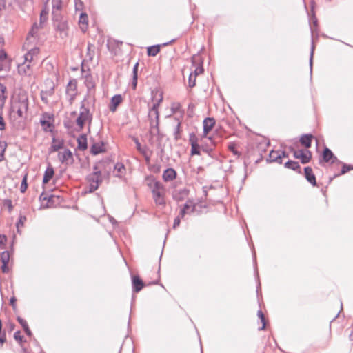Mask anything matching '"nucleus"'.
I'll return each instance as SVG.
<instances>
[{
  "label": "nucleus",
  "mask_w": 353,
  "mask_h": 353,
  "mask_svg": "<svg viewBox=\"0 0 353 353\" xmlns=\"http://www.w3.org/2000/svg\"><path fill=\"white\" fill-rule=\"evenodd\" d=\"M180 128H181V123H178L175 129H174V138L175 139H179L180 138Z\"/></svg>",
  "instance_id": "nucleus-43"
},
{
  "label": "nucleus",
  "mask_w": 353,
  "mask_h": 353,
  "mask_svg": "<svg viewBox=\"0 0 353 353\" xmlns=\"http://www.w3.org/2000/svg\"><path fill=\"white\" fill-rule=\"evenodd\" d=\"M176 176V172L173 168H167L163 173V179L165 181H171Z\"/></svg>",
  "instance_id": "nucleus-22"
},
{
  "label": "nucleus",
  "mask_w": 353,
  "mask_h": 353,
  "mask_svg": "<svg viewBox=\"0 0 353 353\" xmlns=\"http://www.w3.org/2000/svg\"><path fill=\"white\" fill-rule=\"evenodd\" d=\"M188 194L189 190L187 188H180L173 192V199L177 201H183L188 196Z\"/></svg>",
  "instance_id": "nucleus-10"
},
{
  "label": "nucleus",
  "mask_w": 353,
  "mask_h": 353,
  "mask_svg": "<svg viewBox=\"0 0 353 353\" xmlns=\"http://www.w3.org/2000/svg\"><path fill=\"white\" fill-rule=\"evenodd\" d=\"M26 334L28 336H30L32 335V332L29 328V327L28 326L27 327L24 328L23 329Z\"/></svg>",
  "instance_id": "nucleus-63"
},
{
  "label": "nucleus",
  "mask_w": 353,
  "mask_h": 353,
  "mask_svg": "<svg viewBox=\"0 0 353 353\" xmlns=\"http://www.w3.org/2000/svg\"><path fill=\"white\" fill-rule=\"evenodd\" d=\"M79 23L83 32L87 30L88 24V17L86 14L81 13L79 17Z\"/></svg>",
  "instance_id": "nucleus-26"
},
{
  "label": "nucleus",
  "mask_w": 353,
  "mask_h": 353,
  "mask_svg": "<svg viewBox=\"0 0 353 353\" xmlns=\"http://www.w3.org/2000/svg\"><path fill=\"white\" fill-rule=\"evenodd\" d=\"M160 45H155L148 47L147 50L148 55L155 57L160 51Z\"/></svg>",
  "instance_id": "nucleus-31"
},
{
  "label": "nucleus",
  "mask_w": 353,
  "mask_h": 353,
  "mask_svg": "<svg viewBox=\"0 0 353 353\" xmlns=\"http://www.w3.org/2000/svg\"><path fill=\"white\" fill-rule=\"evenodd\" d=\"M125 170V166L122 163H117L114 165V171L116 172L114 176L119 178L121 177Z\"/></svg>",
  "instance_id": "nucleus-29"
},
{
  "label": "nucleus",
  "mask_w": 353,
  "mask_h": 353,
  "mask_svg": "<svg viewBox=\"0 0 353 353\" xmlns=\"http://www.w3.org/2000/svg\"><path fill=\"white\" fill-rule=\"evenodd\" d=\"M267 161L269 162H276L279 164L282 163L281 160V154H280V151L272 150L267 159Z\"/></svg>",
  "instance_id": "nucleus-19"
},
{
  "label": "nucleus",
  "mask_w": 353,
  "mask_h": 353,
  "mask_svg": "<svg viewBox=\"0 0 353 353\" xmlns=\"http://www.w3.org/2000/svg\"><path fill=\"white\" fill-rule=\"evenodd\" d=\"M77 82L75 79L70 80L66 87V97L71 104L77 94Z\"/></svg>",
  "instance_id": "nucleus-7"
},
{
  "label": "nucleus",
  "mask_w": 353,
  "mask_h": 353,
  "mask_svg": "<svg viewBox=\"0 0 353 353\" xmlns=\"http://www.w3.org/2000/svg\"><path fill=\"white\" fill-rule=\"evenodd\" d=\"M181 216L180 215L179 216H177L176 218H175L174 221V224H173V228H176V227H178L180 224V222H181V220H180V217Z\"/></svg>",
  "instance_id": "nucleus-56"
},
{
  "label": "nucleus",
  "mask_w": 353,
  "mask_h": 353,
  "mask_svg": "<svg viewBox=\"0 0 353 353\" xmlns=\"http://www.w3.org/2000/svg\"><path fill=\"white\" fill-rule=\"evenodd\" d=\"M10 305L12 306L13 308H14L16 307V305H15V302H16V299L14 297H12L10 299Z\"/></svg>",
  "instance_id": "nucleus-62"
},
{
  "label": "nucleus",
  "mask_w": 353,
  "mask_h": 353,
  "mask_svg": "<svg viewBox=\"0 0 353 353\" xmlns=\"http://www.w3.org/2000/svg\"><path fill=\"white\" fill-rule=\"evenodd\" d=\"M196 85V77L193 76L192 72L190 73L188 79V85L190 88H193Z\"/></svg>",
  "instance_id": "nucleus-42"
},
{
  "label": "nucleus",
  "mask_w": 353,
  "mask_h": 353,
  "mask_svg": "<svg viewBox=\"0 0 353 353\" xmlns=\"http://www.w3.org/2000/svg\"><path fill=\"white\" fill-rule=\"evenodd\" d=\"M58 158L63 164L71 165L74 163V158L70 149H65L58 154Z\"/></svg>",
  "instance_id": "nucleus-8"
},
{
  "label": "nucleus",
  "mask_w": 353,
  "mask_h": 353,
  "mask_svg": "<svg viewBox=\"0 0 353 353\" xmlns=\"http://www.w3.org/2000/svg\"><path fill=\"white\" fill-rule=\"evenodd\" d=\"M78 148L81 150H85L88 148L87 137L85 134H81L77 138Z\"/></svg>",
  "instance_id": "nucleus-27"
},
{
  "label": "nucleus",
  "mask_w": 353,
  "mask_h": 353,
  "mask_svg": "<svg viewBox=\"0 0 353 353\" xmlns=\"http://www.w3.org/2000/svg\"><path fill=\"white\" fill-rule=\"evenodd\" d=\"M54 174V168L50 165L46 168L43 178V183H47L50 181V180L53 177Z\"/></svg>",
  "instance_id": "nucleus-24"
},
{
  "label": "nucleus",
  "mask_w": 353,
  "mask_h": 353,
  "mask_svg": "<svg viewBox=\"0 0 353 353\" xmlns=\"http://www.w3.org/2000/svg\"><path fill=\"white\" fill-rule=\"evenodd\" d=\"M203 71V68L202 67V65H199V66H196V68L194 69V72L192 73L193 74V76L194 77H196V76L201 73H202Z\"/></svg>",
  "instance_id": "nucleus-45"
},
{
  "label": "nucleus",
  "mask_w": 353,
  "mask_h": 353,
  "mask_svg": "<svg viewBox=\"0 0 353 353\" xmlns=\"http://www.w3.org/2000/svg\"><path fill=\"white\" fill-rule=\"evenodd\" d=\"M6 58H7L6 52L3 50L1 49L0 50V61H3L4 60L6 59Z\"/></svg>",
  "instance_id": "nucleus-52"
},
{
  "label": "nucleus",
  "mask_w": 353,
  "mask_h": 353,
  "mask_svg": "<svg viewBox=\"0 0 353 353\" xmlns=\"http://www.w3.org/2000/svg\"><path fill=\"white\" fill-rule=\"evenodd\" d=\"M138 66H139V63H137L134 67H133V71H132V73H133V76H138L137 73H138Z\"/></svg>",
  "instance_id": "nucleus-59"
},
{
  "label": "nucleus",
  "mask_w": 353,
  "mask_h": 353,
  "mask_svg": "<svg viewBox=\"0 0 353 353\" xmlns=\"http://www.w3.org/2000/svg\"><path fill=\"white\" fill-rule=\"evenodd\" d=\"M312 138L313 136L310 134H303L300 138V142L306 148H309L311 147Z\"/></svg>",
  "instance_id": "nucleus-25"
},
{
  "label": "nucleus",
  "mask_w": 353,
  "mask_h": 353,
  "mask_svg": "<svg viewBox=\"0 0 353 353\" xmlns=\"http://www.w3.org/2000/svg\"><path fill=\"white\" fill-rule=\"evenodd\" d=\"M5 128V123L3 117L0 115V130H3Z\"/></svg>",
  "instance_id": "nucleus-61"
},
{
  "label": "nucleus",
  "mask_w": 353,
  "mask_h": 353,
  "mask_svg": "<svg viewBox=\"0 0 353 353\" xmlns=\"http://www.w3.org/2000/svg\"><path fill=\"white\" fill-rule=\"evenodd\" d=\"M39 53V48L37 47L30 49L24 56L25 61L30 63L37 57Z\"/></svg>",
  "instance_id": "nucleus-16"
},
{
  "label": "nucleus",
  "mask_w": 353,
  "mask_h": 353,
  "mask_svg": "<svg viewBox=\"0 0 353 353\" xmlns=\"http://www.w3.org/2000/svg\"><path fill=\"white\" fill-rule=\"evenodd\" d=\"M257 316L261 319V321L263 323L262 327H260L259 330H263L265 327V316H264V314H263V312L261 310H259L257 312Z\"/></svg>",
  "instance_id": "nucleus-38"
},
{
  "label": "nucleus",
  "mask_w": 353,
  "mask_h": 353,
  "mask_svg": "<svg viewBox=\"0 0 353 353\" xmlns=\"http://www.w3.org/2000/svg\"><path fill=\"white\" fill-rule=\"evenodd\" d=\"M290 150L293 152L294 158L301 159L303 164L309 163L312 159V152L310 150H296L292 147L290 148Z\"/></svg>",
  "instance_id": "nucleus-6"
},
{
  "label": "nucleus",
  "mask_w": 353,
  "mask_h": 353,
  "mask_svg": "<svg viewBox=\"0 0 353 353\" xmlns=\"http://www.w3.org/2000/svg\"><path fill=\"white\" fill-rule=\"evenodd\" d=\"M6 90V88L2 83H0V99H6V96L4 95V93Z\"/></svg>",
  "instance_id": "nucleus-46"
},
{
  "label": "nucleus",
  "mask_w": 353,
  "mask_h": 353,
  "mask_svg": "<svg viewBox=\"0 0 353 353\" xmlns=\"http://www.w3.org/2000/svg\"><path fill=\"white\" fill-rule=\"evenodd\" d=\"M133 140L136 144V148L137 150L142 154L143 155V157H145V161H149L150 159V156L148 154V147L146 145L145 146H142L139 142V141L138 140L137 138L136 137H134L133 138Z\"/></svg>",
  "instance_id": "nucleus-12"
},
{
  "label": "nucleus",
  "mask_w": 353,
  "mask_h": 353,
  "mask_svg": "<svg viewBox=\"0 0 353 353\" xmlns=\"http://www.w3.org/2000/svg\"><path fill=\"white\" fill-rule=\"evenodd\" d=\"M285 168L288 169H290L294 171L298 172L299 173H301V167L298 162L294 161H288L285 163Z\"/></svg>",
  "instance_id": "nucleus-28"
},
{
  "label": "nucleus",
  "mask_w": 353,
  "mask_h": 353,
  "mask_svg": "<svg viewBox=\"0 0 353 353\" xmlns=\"http://www.w3.org/2000/svg\"><path fill=\"white\" fill-rule=\"evenodd\" d=\"M7 147V143L5 141H0V162L3 160L4 152Z\"/></svg>",
  "instance_id": "nucleus-36"
},
{
  "label": "nucleus",
  "mask_w": 353,
  "mask_h": 353,
  "mask_svg": "<svg viewBox=\"0 0 353 353\" xmlns=\"http://www.w3.org/2000/svg\"><path fill=\"white\" fill-rule=\"evenodd\" d=\"M68 23L66 21H60L57 26V30L60 31L61 33L67 34Z\"/></svg>",
  "instance_id": "nucleus-34"
},
{
  "label": "nucleus",
  "mask_w": 353,
  "mask_h": 353,
  "mask_svg": "<svg viewBox=\"0 0 353 353\" xmlns=\"http://www.w3.org/2000/svg\"><path fill=\"white\" fill-rule=\"evenodd\" d=\"M190 142L191 143V154L192 155H199L200 154V146L197 143V139L194 134H190Z\"/></svg>",
  "instance_id": "nucleus-13"
},
{
  "label": "nucleus",
  "mask_w": 353,
  "mask_h": 353,
  "mask_svg": "<svg viewBox=\"0 0 353 353\" xmlns=\"http://www.w3.org/2000/svg\"><path fill=\"white\" fill-rule=\"evenodd\" d=\"M137 78H138V76H133L132 77V85L133 89H136V87H137Z\"/></svg>",
  "instance_id": "nucleus-58"
},
{
  "label": "nucleus",
  "mask_w": 353,
  "mask_h": 353,
  "mask_svg": "<svg viewBox=\"0 0 353 353\" xmlns=\"http://www.w3.org/2000/svg\"><path fill=\"white\" fill-rule=\"evenodd\" d=\"M1 270L4 273L8 272V263H2Z\"/></svg>",
  "instance_id": "nucleus-60"
},
{
  "label": "nucleus",
  "mask_w": 353,
  "mask_h": 353,
  "mask_svg": "<svg viewBox=\"0 0 353 353\" xmlns=\"http://www.w3.org/2000/svg\"><path fill=\"white\" fill-rule=\"evenodd\" d=\"M14 338L16 341H17L19 343L22 342L23 336L21 335L20 331H17L14 332Z\"/></svg>",
  "instance_id": "nucleus-49"
},
{
  "label": "nucleus",
  "mask_w": 353,
  "mask_h": 353,
  "mask_svg": "<svg viewBox=\"0 0 353 353\" xmlns=\"http://www.w3.org/2000/svg\"><path fill=\"white\" fill-rule=\"evenodd\" d=\"M52 14H56V12L59 11L61 8L62 2L61 0H52Z\"/></svg>",
  "instance_id": "nucleus-33"
},
{
  "label": "nucleus",
  "mask_w": 353,
  "mask_h": 353,
  "mask_svg": "<svg viewBox=\"0 0 353 353\" xmlns=\"http://www.w3.org/2000/svg\"><path fill=\"white\" fill-rule=\"evenodd\" d=\"M153 199L155 203L160 206H165V201L163 196L164 188L159 181H154L152 189Z\"/></svg>",
  "instance_id": "nucleus-5"
},
{
  "label": "nucleus",
  "mask_w": 353,
  "mask_h": 353,
  "mask_svg": "<svg viewBox=\"0 0 353 353\" xmlns=\"http://www.w3.org/2000/svg\"><path fill=\"white\" fill-rule=\"evenodd\" d=\"M17 321L23 329L28 326L26 321L25 319H22L21 317L18 316Z\"/></svg>",
  "instance_id": "nucleus-48"
},
{
  "label": "nucleus",
  "mask_w": 353,
  "mask_h": 353,
  "mask_svg": "<svg viewBox=\"0 0 353 353\" xmlns=\"http://www.w3.org/2000/svg\"><path fill=\"white\" fill-rule=\"evenodd\" d=\"M189 210H190V212H193L194 210V204L193 201L190 200L187 201L183 205V207L180 211L179 215L181 217H183L185 214L189 212Z\"/></svg>",
  "instance_id": "nucleus-20"
},
{
  "label": "nucleus",
  "mask_w": 353,
  "mask_h": 353,
  "mask_svg": "<svg viewBox=\"0 0 353 353\" xmlns=\"http://www.w3.org/2000/svg\"><path fill=\"white\" fill-rule=\"evenodd\" d=\"M352 170H353V165L344 163L339 174H344Z\"/></svg>",
  "instance_id": "nucleus-41"
},
{
  "label": "nucleus",
  "mask_w": 353,
  "mask_h": 353,
  "mask_svg": "<svg viewBox=\"0 0 353 353\" xmlns=\"http://www.w3.org/2000/svg\"><path fill=\"white\" fill-rule=\"evenodd\" d=\"M86 180L88 183V187L85 192L92 193L99 188V184L102 182L103 179L101 170L98 163L94 165L93 172L87 176Z\"/></svg>",
  "instance_id": "nucleus-2"
},
{
  "label": "nucleus",
  "mask_w": 353,
  "mask_h": 353,
  "mask_svg": "<svg viewBox=\"0 0 353 353\" xmlns=\"http://www.w3.org/2000/svg\"><path fill=\"white\" fill-rule=\"evenodd\" d=\"M201 148L204 152L207 153L210 156H212V153L213 152L214 150L213 148L207 145H202Z\"/></svg>",
  "instance_id": "nucleus-44"
},
{
  "label": "nucleus",
  "mask_w": 353,
  "mask_h": 353,
  "mask_svg": "<svg viewBox=\"0 0 353 353\" xmlns=\"http://www.w3.org/2000/svg\"><path fill=\"white\" fill-rule=\"evenodd\" d=\"M41 124L43 126L45 130H47L48 128H50L51 124L49 121L45 119H41Z\"/></svg>",
  "instance_id": "nucleus-50"
},
{
  "label": "nucleus",
  "mask_w": 353,
  "mask_h": 353,
  "mask_svg": "<svg viewBox=\"0 0 353 353\" xmlns=\"http://www.w3.org/2000/svg\"><path fill=\"white\" fill-rule=\"evenodd\" d=\"M280 154H281V159L283 157H288V154L286 153L285 151H280Z\"/></svg>",
  "instance_id": "nucleus-64"
},
{
  "label": "nucleus",
  "mask_w": 353,
  "mask_h": 353,
  "mask_svg": "<svg viewBox=\"0 0 353 353\" xmlns=\"http://www.w3.org/2000/svg\"><path fill=\"white\" fill-rule=\"evenodd\" d=\"M0 260L2 263H8L10 260V254L8 251H3L0 254Z\"/></svg>",
  "instance_id": "nucleus-35"
},
{
  "label": "nucleus",
  "mask_w": 353,
  "mask_h": 353,
  "mask_svg": "<svg viewBox=\"0 0 353 353\" xmlns=\"http://www.w3.org/2000/svg\"><path fill=\"white\" fill-rule=\"evenodd\" d=\"M48 19V12L46 9H43L39 16V24L44 26Z\"/></svg>",
  "instance_id": "nucleus-32"
},
{
  "label": "nucleus",
  "mask_w": 353,
  "mask_h": 353,
  "mask_svg": "<svg viewBox=\"0 0 353 353\" xmlns=\"http://www.w3.org/2000/svg\"><path fill=\"white\" fill-rule=\"evenodd\" d=\"M215 125V121L213 118L208 117L205 118L203 121V137H206L210 131L212 130V128Z\"/></svg>",
  "instance_id": "nucleus-11"
},
{
  "label": "nucleus",
  "mask_w": 353,
  "mask_h": 353,
  "mask_svg": "<svg viewBox=\"0 0 353 353\" xmlns=\"http://www.w3.org/2000/svg\"><path fill=\"white\" fill-rule=\"evenodd\" d=\"M228 149L230 152L233 153L234 155L236 156L238 158L241 154V152L237 150L236 145L234 143H230V145H228Z\"/></svg>",
  "instance_id": "nucleus-37"
},
{
  "label": "nucleus",
  "mask_w": 353,
  "mask_h": 353,
  "mask_svg": "<svg viewBox=\"0 0 353 353\" xmlns=\"http://www.w3.org/2000/svg\"><path fill=\"white\" fill-rule=\"evenodd\" d=\"M322 159H320V163L324 161L325 163H334L335 162L341 163L337 157L333 154V152L328 148L325 147L322 153Z\"/></svg>",
  "instance_id": "nucleus-9"
},
{
  "label": "nucleus",
  "mask_w": 353,
  "mask_h": 353,
  "mask_svg": "<svg viewBox=\"0 0 353 353\" xmlns=\"http://www.w3.org/2000/svg\"><path fill=\"white\" fill-rule=\"evenodd\" d=\"M7 241V237L6 235L0 234V248H3Z\"/></svg>",
  "instance_id": "nucleus-47"
},
{
  "label": "nucleus",
  "mask_w": 353,
  "mask_h": 353,
  "mask_svg": "<svg viewBox=\"0 0 353 353\" xmlns=\"http://www.w3.org/2000/svg\"><path fill=\"white\" fill-rule=\"evenodd\" d=\"M28 110V100L26 97H21L15 101L11 107V111L16 112L19 117L24 118Z\"/></svg>",
  "instance_id": "nucleus-4"
},
{
  "label": "nucleus",
  "mask_w": 353,
  "mask_h": 353,
  "mask_svg": "<svg viewBox=\"0 0 353 353\" xmlns=\"http://www.w3.org/2000/svg\"><path fill=\"white\" fill-rule=\"evenodd\" d=\"M152 97L154 103L150 109L148 117L150 120L151 126L153 127L154 123H155V126L158 128L159 118L158 108L163 99V93L159 91H152Z\"/></svg>",
  "instance_id": "nucleus-1"
},
{
  "label": "nucleus",
  "mask_w": 353,
  "mask_h": 353,
  "mask_svg": "<svg viewBox=\"0 0 353 353\" xmlns=\"http://www.w3.org/2000/svg\"><path fill=\"white\" fill-rule=\"evenodd\" d=\"M314 50V46L312 45V48H311L310 57V65L311 71H312V59H313Z\"/></svg>",
  "instance_id": "nucleus-51"
},
{
  "label": "nucleus",
  "mask_w": 353,
  "mask_h": 353,
  "mask_svg": "<svg viewBox=\"0 0 353 353\" xmlns=\"http://www.w3.org/2000/svg\"><path fill=\"white\" fill-rule=\"evenodd\" d=\"M5 205L8 206L9 211L10 212L12 210V201L10 199H6L4 201Z\"/></svg>",
  "instance_id": "nucleus-54"
},
{
  "label": "nucleus",
  "mask_w": 353,
  "mask_h": 353,
  "mask_svg": "<svg viewBox=\"0 0 353 353\" xmlns=\"http://www.w3.org/2000/svg\"><path fill=\"white\" fill-rule=\"evenodd\" d=\"M92 119V114L90 112V110L85 107V100L81 102L80 108V112L77 117L76 122L77 125L79 128V130H82L85 123H91Z\"/></svg>",
  "instance_id": "nucleus-3"
},
{
  "label": "nucleus",
  "mask_w": 353,
  "mask_h": 353,
  "mask_svg": "<svg viewBox=\"0 0 353 353\" xmlns=\"http://www.w3.org/2000/svg\"><path fill=\"white\" fill-rule=\"evenodd\" d=\"M105 152L104 144L103 142L94 143L90 148V153L97 155Z\"/></svg>",
  "instance_id": "nucleus-18"
},
{
  "label": "nucleus",
  "mask_w": 353,
  "mask_h": 353,
  "mask_svg": "<svg viewBox=\"0 0 353 353\" xmlns=\"http://www.w3.org/2000/svg\"><path fill=\"white\" fill-rule=\"evenodd\" d=\"M44 28L43 26L38 23L37 22H34L28 34V37L27 38L28 39L29 37H34V38H37L39 37V30L41 29H43Z\"/></svg>",
  "instance_id": "nucleus-17"
},
{
  "label": "nucleus",
  "mask_w": 353,
  "mask_h": 353,
  "mask_svg": "<svg viewBox=\"0 0 353 353\" xmlns=\"http://www.w3.org/2000/svg\"><path fill=\"white\" fill-rule=\"evenodd\" d=\"M86 86H87V88H88V90L89 91H90L92 89H93V88H94V86H95V85H94V83H93L92 81H87V82H86Z\"/></svg>",
  "instance_id": "nucleus-57"
},
{
  "label": "nucleus",
  "mask_w": 353,
  "mask_h": 353,
  "mask_svg": "<svg viewBox=\"0 0 353 353\" xmlns=\"http://www.w3.org/2000/svg\"><path fill=\"white\" fill-rule=\"evenodd\" d=\"M7 0H0V12L6 9Z\"/></svg>",
  "instance_id": "nucleus-55"
},
{
  "label": "nucleus",
  "mask_w": 353,
  "mask_h": 353,
  "mask_svg": "<svg viewBox=\"0 0 353 353\" xmlns=\"http://www.w3.org/2000/svg\"><path fill=\"white\" fill-rule=\"evenodd\" d=\"M143 282L138 276H132V288L133 291L135 292H139L143 288Z\"/></svg>",
  "instance_id": "nucleus-21"
},
{
  "label": "nucleus",
  "mask_w": 353,
  "mask_h": 353,
  "mask_svg": "<svg viewBox=\"0 0 353 353\" xmlns=\"http://www.w3.org/2000/svg\"><path fill=\"white\" fill-rule=\"evenodd\" d=\"M63 146V142L61 140H57L55 138L52 139V145L50 147L51 152L58 151Z\"/></svg>",
  "instance_id": "nucleus-30"
},
{
  "label": "nucleus",
  "mask_w": 353,
  "mask_h": 353,
  "mask_svg": "<svg viewBox=\"0 0 353 353\" xmlns=\"http://www.w3.org/2000/svg\"><path fill=\"white\" fill-rule=\"evenodd\" d=\"M1 330H2V323H1V321L0 320V348H1L3 347V345L6 341V333L3 332V334H1Z\"/></svg>",
  "instance_id": "nucleus-39"
},
{
  "label": "nucleus",
  "mask_w": 353,
  "mask_h": 353,
  "mask_svg": "<svg viewBox=\"0 0 353 353\" xmlns=\"http://www.w3.org/2000/svg\"><path fill=\"white\" fill-rule=\"evenodd\" d=\"M304 172L306 180L313 186L316 185V176L313 173L312 168L305 167L304 168Z\"/></svg>",
  "instance_id": "nucleus-14"
},
{
  "label": "nucleus",
  "mask_w": 353,
  "mask_h": 353,
  "mask_svg": "<svg viewBox=\"0 0 353 353\" xmlns=\"http://www.w3.org/2000/svg\"><path fill=\"white\" fill-rule=\"evenodd\" d=\"M26 220V216H20L19 221L17 223V227L19 228V225L22 226L23 225V221H25Z\"/></svg>",
  "instance_id": "nucleus-53"
},
{
  "label": "nucleus",
  "mask_w": 353,
  "mask_h": 353,
  "mask_svg": "<svg viewBox=\"0 0 353 353\" xmlns=\"http://www.w3.org/2000/svg\"><path fill=\"white\" fill-rule=\"evenodd\" d=\"M122 97L121 94H116L111 99L110 110L112 112H114L117 110V106L121 103Z\"/></svg>",
  "instance_id": "nucleus-23"
},
{
  "label": "nucleus",
  "mask_w": 353,
  "mask_h": 353,
  "mask_svg": "<svg viewBox=\"0 0 353 353\" xmlns=\"http://www.w3.org/2000/svg\"><path fill=\"white\" fill-rule=\"evenodd\" d=\"M28 188V183H27V175H25L23 178V180L21 181V187H20V191L23 193L26 192Z\"/></svg>",
  "instance_id": "nucleus-40"
},
{
  "label": "nucleus",
  "mask_w": 353,
  "mask_h": 353,
  "mask_svg": "<svg viewBox=\"0 0 353 353\" xmlns=\"http://www.w3.org/2000/svg\"><path fill=\"white\" fill-rule=\"evenodd\" d=\"M39 200L42 202V205L44 208H51L53 205L54 196H48L43 192L39 196Z\"/></svg>",
  "instance_id": "nucleus-15"
}]
</instances>
